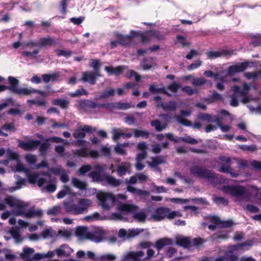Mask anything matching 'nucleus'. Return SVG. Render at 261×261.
Returning a JSON list of instances; mask_svg holds the SVG:
<instances>
[{
  "label": "nucleus",
  "instance_id": "1",
  "mask_svg": "<svg viewBox=\"0 0 261 261\" xmlns=\"http://www.w3.org/2000/svg\"><path fill=\"white\" fill-rule=\"evenodd\" d=\"M7 152L9 159L17 161L16 171L24 172L30 184H36L39 188H41L43 192L53 193L56 190V181L55 178L50 179L49 184L45 186L44 185L47 182V179L44 177L39 178V173L31 172L29 169L25 168L23 164L19 161V155L16 152L13 151L11 149H8Z\"/></svg>",
  "mask_w": 261,
  "mask_h": 261
},
{
  "label": "nucleus",
  "instance_id": "2",
  "mask_svg": "<svg viewBox=\"0 0 261 261\" xmlns=\"http://www.w3.org/2000/svg\"><path fill=\"white\" fill-rule=\"evenodd\" d=\"M222 190L240 204L249 201L252 196L258 199L261 198V190L253 186L246 188L239 185L226 186L223 187Z\"/></svg>",
  "mask_w": 261,
  "mask_h": 261
},
{
  "label": "nucleus",
  "instance_id": "3",
  "mask_svg": "<svg viewBox=\"0 0 261 261\" xmlns=\"http://www.w3.org/2000/svg\"><path fill=\"white\" fill-rule=\"evenodd\" d=\"M4 201L12 208V213L16 216H23L25 218H30L34 216H40L42 214V211L35 210L34 208H31L27 212L28 205L24 202L12 196L6 197Z\"/></svg>",
  "mask_w": 261,
  "mask_h": 261
},
{
  "label": "nucleus",
  "instance_id": "4",
  "mask_svg": "<svg viewBox=\"0 0 261 261\" xmlns=\"http://www.w3.org/2000/svg\"><path fill=\"white\" fill-rule=\"evenodd\" d=\"M92 204L91 200L85 198H80L77 203L64 202L66 212L74 215H80L87 213Z\"/></svg>",
  "mask_w": 261,
  "mask_h": 261
},
{
  "label": "nucleus",
  "instance_id": "5",
  "mask_svg": "<svg viewBox=\"0 0 261 261\" xmlns=\"http://www.w3.org/2000/svg\"><path fill=\"white\" fill-rule=\"evenodd\" d=\"M96 197L101 207L105 210H109L114 206L116 201L119 199L125 200L127 196L125 194H118L114 196L110 193L99 192L97 194Z\"/></svg>",
  "mask_w": 261,
  "mask_h": 261
},
{
  "label": "nucleus",
  "instance_id": "6",
  "mask_svg": "<svg viewBox=\"0 0 261 261\" xmlns=\"http://www.w3.org/2000/svg\"><path fill=\"white\" fill-rule=\"evenodd\" d=\"M250 87L247 84L244 83L242 85V87L238 86H234L232 88L233 94L231 96V100L230 104L232 107H237L238 106V101L237 99H241V101L243 103H246L250 101V99L247 96L250 90Z\"/></svg>",
  "mask_w": 261,
  "mask_h": 261
},
{
  "label": "nucleus",
  "instance_id": "7",
  "mask_svg": "<svg viewBox=\"0 0 261 261\" xmlns=\"http://www.w3.org/2000/svg\"><path fill=\"white\" fill-rule=\"evenodd\" d=\"M117 208L120 212L132 213L133 218L140 222H144L147 218L144 211L137 212L138 207L133 204L119 203Z\"/></svg>",
  "mask_w": 261,
  "mask_h": 261
},
{
  "label": "nucleus",
  "instance_id": "8",
  "mask_svg": "<svg viewBox=\"0 0 261 261\" xmlns=\"http://www.w3.org/2000/svg\"><path fill=\"white\" fill-rule=\"evenodd\" d=\"M182 216V214L180 211H171L168 207H162L157 208L154 212L152 218L155 221H161L165 218L173 219Z\"/></svg>",
  "mask_w": 261,
  "mask_h": 261
},
{
  "label": "nucleus",
  "instance_id": "9",
  "mask_svg": "<svg viewBox=\"0 0 261 261\" xmlns=\"http://www.w3.org/2000/svg\"><path fill=\"white\" fill-rule=\"evenodd\" d=\"M237 50H228L221 48L217 51H210L206 53V56L208 59L214 60L219 58H228L236 54Z\"/></svg>",
  "mask_w": 261,
  "mask_h": 261
},
{
  "label": "nucleus",
  "instance_id": "10",
  "mask_svg": "<svg viewBox=\"0 0 261 261\" xmlns=\"http://www.w3.org/2000/svg\"><path fill=\"white\" fill-rule=\"evenodd\" d=\"M176 243L185 248H189L192 246H198L203 243V241L200 238H197L190 241L188 238L179 236L176 238Z\"/></svg>",
  "mask_w": 261,
  "mask_h": 261
},
{
  "label": "nucleus",
  "instance_id": "11",
  "mask_svg": "<svg viewBox=\"0 0 261 261\" xmlns=\"http://www.w3.org/2000/svg\"><path fill=\"white\" fill-rule=\"evenodd\" d=\"M190 173L195 177L211 179L214 177V175L209 170L198 166H193L190 168Z\"/></svg>",
  "mask_w": 261,
  "mask_h": 261
},
{
  "label": "nucleus",
  "instance_id": "12",
  "mask_svg": "<svg viewBox=\"0 0 261 261\" xmlns=\"http://www.w3.org/2000/svg\"><path fill=\"white\" fill-rule=\"evenodd\" d=\"M106 169V165L97 164L94 166L95 171L91 172L89 174V176L91 177L94 181H102L103 180L105 174H102Z\"/></svg>",
  "mask_w": 261,
  "mask_h": 261
},
{
  "label": "nucleus",
  "instance_id": "13",
  "mask_svg": "<svg viewBox=\"0 0 261 261\" xmlns=\"http://www.w3.org/2000/svg\"><path fill=\"white\" fill-rule=\"evenodd\" d=\"M39 41V48L50 46H60V39L47 36L41 37Z\"/></svg>",
  "mask_w": 261,
  "mask_h": 261
},
{
  "label": "nucleus",
  "instance_id": "14",
  "mask_svg": "<svg viewBox=\"0 0 261 261\" xmlns=\"http://www.w3.org/2000/svg\"><path fill=\"white\" fill-rule=\"evenodd\" d=\"M210 221L211 222L216 224L208 225V228L211 230H214L216 229V225L220 227L227 228L232 226L233 224L231 220L222 221L217 216L211 217Z\"/></svg>",
  "mask_w": 261,
  "mask_h": 261
},
{
  "label": "nucleus",
  "instance_id": "15",
  "mask_svg": "<svg viewBox=\"0 0 261 261\" xmlns=\"http://www.w3.org/2000/svg\"><path fill=\"white\" fill-rule=\"evenodd\" d=\"M18 142L19 147L28 151L36 149L40 144V142L38 140H31L27 142L19 140Z\"/></svg>",
  "mask_w": 261,
  "mask_h": 261
},
{
  "label": "nucleus",
  "instance_id": "16",
  "mask_svg": "<svg viewBox=\"0 0 261 261\" xmlns=\"http://www.w3.org/2000/svg\"><path fill=\"white\" fill-rule=\"evenodd\" d=\"M96 130V129L89 125H84L76 129L73 134V137L75 139H83L85 137L84 132L92 133Z\"/></svg>",
  "mask_w": 261,
  "mask_h": 261
},
{
  "label": "nucleus",
  "instance_id": "17",
  "mask_svg": "<svg viewBox=\"0 0 261 261\" xmlns=\"http://www.w3.org/2000/svg\"><path fill=\"white\" fill-rule=\"evenodd\" d=\"M116 39H118V44L122 46H127L130 45L133 41V37L132 35H123L119 33H116L115 35Z\"/></svg>",
  "mask_w": 261,
  "mask_h": 261
},
{
  "label": "nucleus",
  "instance_id": "18",
  "mask_svg": "<svg viewBox=\"0 0 261 261\" xmlns=\"http://www.w3.org/2000/svg\"><path fill=\"white\" fill-rule=\"evenodd\" d=\"M105 236V231L102 229H98L90 233L89 240L94 242L98 243L103 240Z\"/></svg>",
  "mask_w": 261,
  "mask_h": 261
},
{
  "label": "nucleus",
  "instance_id": "19",
  "mask_svg": "<svg viewBox=\"0 0 261 261\" xmlns=\"http://www.w3.org/2000/svg\"><path fill=\"white\" fill-rule=\"evenodd\" d=\"M75 154L81 157L90 156L93 159L97 158L99 156V153L96 150H88L87 149L77 150Z\"/></svg>",
  "mask_w": 261,
  "mask_h": 261
},
{
  "label": "nucleus",
  "instance_id": "20",
  "mask_svg": "<svg viewBox=\"0 0 261 261\" xmlns=\"http://www.w3.org/2000/svg\"><path fill=\"white\" fill-rule=\"evenodd\" d=\"M73 251L68 245L63 244L56 249V255L58 256H68Z\"/></svg>",
  "mask_w": 261,
  "mask_h": 261
},
{
  "label": "nucleus",
  "instance_id": "21",
  "mask_svg": "<svg viewBox=\"0 0 261 261\" xmlns=\"http://www.w3.org/2000/svg\"><path fill=\"white\" fill-rule=\"evenodd\" d=\"M131 165L128 162H122L117 167V172L118 175L122 176L126 173L130 172Z\"/></svg>",
  "mask_w": 261,
  "mask_h": 261
},
{
  "label": "nucleus",
  "instance_id": "22",
  "mask_svg": "<svg viewBox=\"0 0 261 261\" xmlns=\"http://www.w3.org/2000/svg\"><path fill=\"white\" fill-rule=\"evenodd\" d=\"M233 251H234L231 250L230 246V250L223 256L217 257L215 261H237L238 257L233 254Z\"/></svg>",
  "mask_w": 261,
  "mask_h": 261
},
{
  "label": "nucleus",
  "instance_id": "23",
  "mask_svg": "<svg viewBox=\"0 0 261 261\" xmlns=\"http://www.w3.org/2000/svg\"><path fill=\"white\" fill-rule=\"evenodd\" d=\"M90 232L86 227L79 226L76 229V235L80 239H88L90 237Z\"/></svg>",
  "mask_w": 261,
  "mask_h": 261
},
{
  "label": "nucleus",
  "instance_id": "24",
  "mask_svg": "<svg viewBox=\"0 0 261 261\" xmlns=\"http://www.w3.org/2000/svg\"><path fill=\"white\" fill-rule=\"evenodd\" d=\"M12 89L13 90V92L14 93L19 95H30L37 91V90H35L31 88H20L19 87L18 88H16L15 87H13Z\"/></svg>",
  "mask_w": 261,
  "mask_h": 261
},
{
  "label": "nucleus",
  "instance_id": "25",
  "mask_svg": "<svg viewBox=\"0 0 261 261\" xmlns=\"http://www.w3.org/2000/svg\"><path fill=\"white\" fill-rule=\"evenodd\" d=\"M12 89L13 90V92L14 93L19 95H30L37 91V90H35L31 88H20L19 87L18 88H16L15 87H13Z\"/></svg>",
  "mask_w": 261,
  "mask_h": 261
},
{
  "label": "nucleus",
  "instance_id": "26",
  "mask_svg": "<svg viewBox=\"0 0 261 261\" xmlns=\"http://www.w3.org/2000/svg\"><path fill=\"white\" fill-rule=\"evenodd\" d=\"M191 114V111H184L182 110L181 111V115L177 117V120L181 124L185 125V126H191L192 125L190 121L188 120L182 118L183 117H187Z\"/></svg>",
  "mask_w": 261,
  "mask_h": 261
},
{
  "label": "nucleus",
  "instance_id": "27",
  "mask_svg": "<svg viewBox=\"0 0 261 261\" xmlns=\"http://www.w3.org/2000/svg\"><path fill=\"white\" fill-rule=\"evenodd\" d=\"M101 182H106L109 185L113 187H117L119 186L121 183V181L120 180L117 179L112 176L108 175L106 174L104 175L103 180Z\"/></svg>",
  "mask_w": 261,
  "mask_h": 261
},
{
  "label": "nucleus",
  "instance_id": "28",
  "mask_svg": "<svg viewBox=\"0 0 261 261\" xmlns=\"http://www.w3.org/2000/svg\"><path fill=\"white\" fill-rule=\"evenodd\" d=\"M253 242L252 240H248L242 244H239L231 246V250L235 251H239L242 250L243 248H245L246 249H248L250 247L253 245Z\"/></svg>",
  "mask_w": 261,
  "mask_h": 261
},
{
  "label": "nucleus",
  "instance_id": "29",
  "mask_svg": "<svg viewBox=\"0 0 261 261\" xmlns=\"http://www.w3.org/2000/svg\"><path fill=\"white\" fill-rule=\"evenodd\" d=\"M72 185L80 190H86L87 183L85 181L80 180L76 177H73L71 180Z\"/></svg>",
  "mask_w": 261,
  "mask_h": 261
},
{
  "label": "nucleus",
  "instance_id": "30",
  "mask_svg": "<svg viewBox=\"0 0 261 261\" xmlns=\"http://www.w3.org/2000/svg\"><path fill=\"white\" fill-rule=\"evenodd\" d=\"M43 80L46 83L49 82H54L58 80L60 77L59 73H53L51 74H45L42 76Z\"/></svg>",
  "mask_w": 261,
  "mask_h": 261
},
{
  "label": "nucleus",
  "instance_id": "31",
  "mask_svg": "<svg viewBox=\"0 0 261 261\" xmlns=\"http://www.w3.org/2000/svg\"><path fill=\"white\" fill-rule=\"evenodd\" d=\"M82 80L84 82H88L92 85L95 83V76L92 72H84L83 74Z\"/></svg>",
  "mask_w": 261,
  "mask_h": 261
},
{
  "label": "nucleus",
  "instance_id": "32",
  "mask_svg": "<svg viewBox=\"0 0 261 261\" xmlns=\"http://www.w3.org/2000/svg\"><path fill=\"white\" fill-rule=\"evenodd\" d=\"M147 34L146 32L142 33L133 30L130 31V35H132L133 37H134V38L137 37H140L142 43H146L149 41V38L146 35Z\"/></svg>",
  "mask_w": 261,
  "mask_h": 261
},
{
  "label": "nucleus",
  "instance_id": "33",
  "mask_svg": "<svg viewBox=\"0 0 261 261\" xmlns=\"http://www.w3.org/2000/svg\"><path fill=\"white\" fill-rule=\"evenodd\" d=\"M52 103L54 105L60 107L62 109H66L68 108L69 102L64 99L57 98L53 100Z\"/></svg>",
  "mask_w": 261,
  "mask_h": 261
},
{
  "label": "nucleus",
  "instance_id": "34",
  "mask_svg": "<svg viewBox=\"0 0 261 261\" xmlns=\"http://www.w3.org/2000/svg\"><path fill=\"white\" fill-rule=\"evenodd\" d=\"M34 252L35 250L33 248L25 247L23 248V251L20 253V256L22 259L27 260V261H29L28 259L30 255L32 254ZM31 259H29V260Z\"/></svg>",
  "mask_w": 261,
  "mask_h": 261
},
{
  "label": "nucleus",
  "instance_id": "35",
  "mask_svg": "<svg viewBox=\"0 0 261 261\" xmlns=\"http://www.w3.org/2000/svg\"><path fill=\"white\" fill-rule=\"evenodd\" d=\"M165 162V159L162 156H157L155 158H152L151 159V162H148V164L150 167L152 168H155L158 165Z\"/></svg>",
  "mask_w": 261,
  "mask_h": 261
},
{
  "label": "nucleus",
  "instance_id": "36",
  "mask_svg": "<svg viewBox=\"0 0 261 261\" xmlns=\"http://www.w3.org/2000/svg\"><path fill=\"white\" fill-rule=\"evenodd\" d=\"M97 258L99 261H115L117 256L113 253H105L99 255Z\"/></svg>",
  "mask_w": 261,
  "mask_h": 261
},
{
  "label": "nucleus",
  "instance_id": "37",
  "mask_svg": "<svg viewBox=\"0 0 261 261\" xmlns=\"http://www.w3.org/2000/svg\"><path fill=\"white\" fill-rule=\"evenodd\" d=\"M105 70L109 74L118 75L122 72V68L121 66H117L115 68H113V66H106Z\"/></svg>",
  "mask_w": 261,
  "mask_h": 261
},
{
  "label": "nucleus",
  "instance_id": "38",
  "mask_svg": "<svg viewBox=\"0 0 261 261\" xmlns=\"http://www.w3.org/2000/svg\"><path fill=\"white\" fill-rule=\"evenodd\" d=\"M171 244V241L170 239H162L158 241L155 243V247L158 250H160L162 249L165 246L170 245Z\"/></svg>",
  "mask_w": 261,
  "mask_h": 261
},
{
  "label": "nucleus",
  "instance_id": "39",
  "mask_svg": "<svg viewBox=\"0 0 261 261\" xmlns=\"http://www.w3.org/2000/svg\"><path fill=\"white\" fill-rule=\"evenodd\" d=\"M127 189L128 192L133 194H137L140 196H148L149 195V193L148 192L136 189L131 186H128Z\"/></svg>",
  "mask_w": 261,
  "mask_h": 261
},
{
  "label": "nucleus",
  "instance_id": "40",
  "mask_svg": "<svg viewBox=\"0 0 261 261\" xmlns=\"http://www.w3.org/2000/svg\"><path fill=\"white\" fill-rule=\"evenodd\" d=\"M175 43L180 44L182 47H187L190 43L187 41L186 37L181 35H177L176 37Z\"/></svg>",
  "mask_w": 261,
  "mask_h": 261
},
{
  "label": "nucleus",
  "instance_id": "41",
  "mask_svg": "<svg viewBox=\"0 0 261 261\" xmlns=\"http://www.w3.org/2000/svg\"><path fill=\"white\" fill-rule=\"evenodd\" d=\"M71 193V188L65 185L63 186V189L61 190L57 194V198L59 199L64 197L67 194H70Z\"/></svg>",
  "mask_w": 261,
  "mask_h": 261
},
{
  "label": "nucleus",
  "instance_id": "42",
  "mask_svg": "<svg viewBox=\"0 0 261 261\" xmlns=\"http://www.w3.org/2000/svg\"><path fill=\"white\" fill-rule=\"evenodd\" d=\"M55 52L57 56L64 57L67 58L70 57L72 54V52L70 50H66L64 49H57L55 50Z\"/></svg>",
  "mask_w": 261,
  "mask_h": 261
},
{
  "label": "nucleus",
  "instance_id": "43",
  "mask_svg": "<svg viewBox=\"0 0 261 261\" xmlns=\"http://www.w3.org/2000/svg\"><path fill=\"white\" fill-rule=\"evenodd\" d=\"M41 235L43 238H50L55 237L56 235V232L50 228H46L42 231Z\"/></svg>",
  "mask_w": 261,
  "mask_h": 261
},
{
  "label": "nucleus",
  "instance_id": "44",
  "mask_svg": "<svg viewBox=\"0 0 261 261\" xmlns=\"http://www.w3.org/2000/svg\"><path fill=\"white\" fill-rule=\"evenodd\" d=\"M123 129L114 128L112 130L113 139L118 141L120 137H122Z\"/></svg>",
  "mask_w": 261,
  "mask_h": 261
},
{
  "label": "nucleus",
  "instance_id": "45",
  "mask_svg": "<svg viewBox=\"0 0 261 261\" xmlns=\"http://www.w3.org/2000/svg\"><path fill=\"white\" fill-rule=\"evenodd\" d=\"M151 125L155 127L156 131L160 132L165 128L167 126L166 123H161L159 120H154L151 122Z\"/></svg>",
  "mask_w": 261,
  "mask_h": 261
},
{
  "label": "nucleus",
  "instance_id": "46",
  "mask_svg": "<svg viewBox=\"0 0 261 261\" xmlns=\"http://www.w3.org/2000/svg\"><path fill=\"white\" fill-rule=\"evenodd\" d=\"M149 34L150 36L153 37L159 40H164V36L158 30H150L146 32Z\"/></svg>",
  "mask_w": 261,
  "mask_h": 261
},
{
  "label": "nucleus",
  "instance_id": "47",
  "mask_svg": "<svg viewBox=\"0 0 261 261\" xmlns=\"http://www.w3.org/2000/svg\"><path fill=\"white\" fill-rule=\"evenodd\" d=\"M128 143H124L123 144H118L115 148L116 152L121 155H125L126 150L125 148L128 147Z\"/></svg>",
  "mask_w": 261,
  "mask_h": 261
},
{
  "label": "nucleus",
  "instance_id": "48",
  "mask_svg": "<svg viewBox=\"0 0 261 261\" xmlns=\"http://www.w3.org/2000/svg\"><path fill=\"white\" fill-rule=\"evenodd\" d=\"M161 107L166 111H174L176 108V103L174 101H170L168 104L161 103Z\"/></svg>",
  "mask_w": 261,
  "mask_h": 261
},
{
  "label": "nucleus",
  "instance_id": "49",
  "mask_svg": "<svg viewBox=\"0 0 261 261\" xmlns=\"http://www.w3.org/2000/svg\"><path fill=\"white\" fill-rule=\"evenodd\" d=\"M198 118L199 120L206 121L208 122H213L216 121V118L213 117L207 114H199L198 115Z\"/></svg>",
  "mask_w": 261,
  "mask_h": 261
},
{
  "label": "nucleus",
  "instance_id": "50",
  "mask_svg": "<svg viewBox=\"0 0 261 261\" xmlns=\"http://www.w3.org/2000/svg\"><path fill=\"white\" fill-rule=\"evenodd\" d=\"M115 91L113 89L109 88L105 90L100 95L99 98H108L111 96H114Z\"/></svg>",
  "mask_w": 261,
  "mask_h": 261
},
{
  "label": "nucleus",
  "instance_id": "51",
  "mask_svg": "<svg viewBox=\"0 0 261 261\" xmlns=\"http://www.w3.org/2000/svg\"><path fill=\"white\" fill-rule=\"evenodd\" d=\"M133 132L135 137L137 138L140 137L147 138L149 135V133L145 130L134 129Z\"/></svg>",
  "mask_w": 261,
  "mask_h": 261
},
{
  "label": "nucleus",
  "instance_id": "52",
  "mask_svg": "<svg viewBox=\"0 0 261 261\" xmlns=\"http://www.w3.org/2000/svg\"><path fill=\"white\" fill-rule=\"evenodd\" d=\"M25 159L29 164L33 165L36 163L37 161V157L35 155L31 153H28L25 156Z\"/></svg>",
  "mask_w": 261,
  "mask_h": 261
},
{
  "label": "nucleus",
  "instance_id": "53",
  "mask_svg": "<svg viewBox=\"0 0 261 261\" xmlns=\"http://www.w3.org/2000/svg\"><path fill=\"white\" fill-rule=\"evenodd\" d=\"M250 45L253 47L261 46V35L254 36L253 40L250 42Z\"/></svg>",
  "mask_w": 261,
  "mask_h": 261
},
{
  "label": "nucleus",
  "instance_id": "54",
  "mask_svg": "<svg viewBox=\"0 0 261 261\" xmlns=\"http://www.w3.org/2000/svg\"><path fill=\"white\" fill-rule=\"evenodd\" d=\"M228 238V233L224 231H220L217 233L213 234L212 237L213 240H216L218 239H225Z\"/></svg>",
  "mask_w": 261,
  "mask_h": 261
},
{
  "label": "nucleus",
  "instance_id": "55",
  "mask_svg": "<svg viewBox=\"0 0 261 261\" xmlns=\"http://www.w3.org/2000/svg\"><path fill=\"white\" fill-rule=\"evenodd\" d=\"M49 141H45V142L42 143L39 147V152L41 155H45L46 151L49 148L50 145L48 143Z\"/></svg>",
  "mask_w": 261,
  "mask_h": 261
},
{
  "label": "nucleus",
  "instance_id": "56",
  "mask_svg": "<svg viewBox=\"0 0 261 261\" xmlns=\"http://www.w3.org/2000/svg\"><path fill=\"white\" fill-rule=\"evenodd\" d=\"M9 82L10 83V86L9 87V89H10L11 91L13 92V90L12 89L13 87H15L16 88H18V84L19 81L16 79L9 76Z\"/></svg>",
  "mask_w": 261,
  "mask_h": 261
},
{
  "label": "nucleus",
  "instance_id": "57",
  "mask_svg": "<svg viewBox=\"0 0 261 261\" xmlns=\"http://www.w3.org/2000/svg\"><path fill=\"white\" fill-rule=\"evenodd\" d=\"M64 170L65 169L60 166H57L55 167L48 169V171L55 175H61V173L64 172Z\"/></svg>",
  "mask_w": 261,
  "mask_h": 261
},
{
  "label": "nucleus",
  "instance_id": "58",
  "mask_svg": "<svg viewBox=\"0 0 261 261\" xmlns=\"http://www.w3.org/2000/svg\"><path fill=\"white\" fill-rule=\"evenodd\" d=\"M24 179H20L16 182V186L11 187L9 190L11 192H13L17 190H19L21 188L22 186L24 185Z\"/></svg>",
  "mask_w": 261,
  "mask_h": 261
},
{
  "label": "nucleus",
  "instance_id": "59",
  "mask_svg": "<svg viewBox=\"0 0 261 261\" xmlns=\"http://www.w3.org/2000/svg\"><path fill=\"white\" fill-rule=\"evenodd\" d=\"M244 76L248 80L251 79H254L258 77H261V71L259 72H246L244 73Z\"/></svg>",
  "mask_w": 261,
  "mask_h": 261
},
{
  "label": "nucleus",
  "instance_id": "60",
  "mask_svg": "<svg viewBox=\"0 0 261 261\" xmlns=\"http://www.w3.org/2000/svg\"><path fill=\"white\" fill-rule=\"evenodd\" d=\"M97 105L92 101L88 100H83L80 102L79 106L81 108H84L86 106H88L91 108H95Z\"/></svg>",
  "mask_w": 261,
  "mask_h": 261
},
{
  "label": "nucleus",
  "instance_id": "61",
  "mask_svg": "<svg viewBox=\"0 0 261 261\" xmlns=\"http://www.w3.org/2000/svg\"><path fill=\"white\" fill-rule=\"evenodd\" d=\"M87 91L84 89H77L75 92L70 93L69 95L71 97H78L83 95H87Z\"/></svg>",
  "mask_w": 261,
  "mask_h": 261
},
{
  "label": "nucleus",
  "instance_id": "62",
  "mask_svg": "<svg viewBox=\"0 0 261 261\" xmlns=\"http://www.w3.org/2000/svg\"><path fill=\"white\" fill-rule=\"evenodd\" d=\"M151 185L153 188V189L151 190L152 192L160 193H166L167 191V190L163 186H157L154 184H152Z\"/></svg>",
  "mask_w": 261,
  "mask_h": 261
},
{
  "label": "nucleus",
  "instance_id": "63",
  "mask_svg": "<svg viewBox=\"0 0 261 261\" xmlns=\"http://www.w3.org/2000/svg\"><path fill=\"white\" fill-rule=\"evenodd\" d=\"M143 230L138 228H133L128 229V238L134 237L138 235Z\"/></svg>",
  "mask_w": 261,
  "mask_h": 261
},
{
  "label": "nucleus",
  "instance_id": "64",
  "mask_svg": "<svg viewBox=\"0 0 261 261\" xmlns=\"http://www.w3.org/2000/svg\"><path fill=\"white\" fill-rule=\"evenodd\" d=\"M39 50L38 49H34L33 51H24L22 55L23 56L29 57L30 58L36 57V55L39 53Z\"/></svg>",
  "mask_w": 261,
  "mask_h": 261
}]
</instances>
